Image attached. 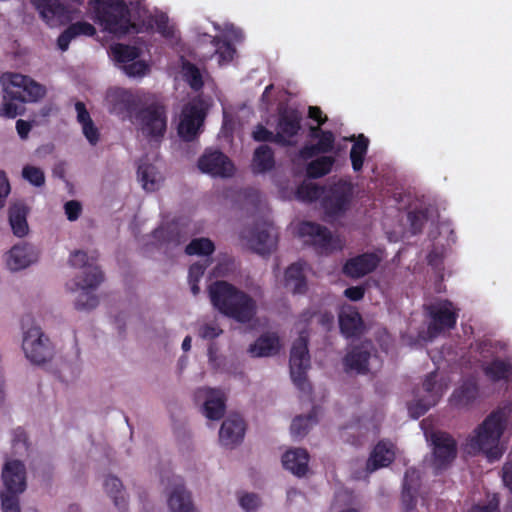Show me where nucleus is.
<instances>
[{
    "instance_id": "nucleus-57",
    "label": "nucleus",
    "mask_w": 512,
    "mask_h": 512,
    "mask_svg": "<svg viewBox=\"0 0 512 512\" xmlns=\"http://www.w3.org/2000/svg\"><path fill=\"white\" fill-rule=\"evenodd\" d=\"M12 447L16 455H23L28 451L26 434L22 428L13 431Z\"/></svg>"
},
{
    "instance_id": "nucleus-40",
    "label": "nucleus",
    "mask_w": 512,
    "mask_h": 512,
    "mask_svg": "<svg viewBox=\"0 0 512 512\" xmlns=\"http://www.w3.org/2000/svg\"><path fill=\"white\" fill-rule=\"evenodd\" d=\"M111 58L123 68L140 56V50L135 46L116 43L110 47Z\"/></svg>"
},
{
    "instance_id": "nucleus-34",
    "label": "nucleus",
    "mask_w": 512,
    "mask_h": 512,
    "mask_svg": "<svg viewBox=\"0 0 512 512\" xmlns=\"http://www.w3.org/2000/svg\"><path fill=\"white\" fill-rule=\"evenodd\" d=\"M75 110L77 113V122L81 125L82 133L92 146H95L100 138L98 128L95 126L90 113L86 109L83 102L75 103Z\"/></svg>"
},
{
    "instance_id": "nucleus-48",
    "label": "nucleus",
    "mask_w": 512,
    "mask_h": 512,
    "mask_svg": "<svg viewBox=\"0 0 512 512\" xmlns=\"http://www.w3.org/2000/svg\"><path fill=\"white\" fill-rule=\"evenodd\" d=\"M104 487L106 492L113 499L115 506L120 509L126 506V498L122 491V483L120 479L114 476H108L105 479Z\"/></svg>"
},
{
    "instance_id": "nucleus-14",
    "label": "nucleus",
    "mask_w": 512,
    "mask_h": 512,
    "mask_svg": "<svg viewBox=\"0 0 512 512\" xmlns=\"http://www.w3.org/2000/svg\"><path fill=\"white\" fill-rule=\"evenodd\" d=\"M278 233L269 221H263L254 228H247L241 232V238L251 250L260 254H270L277 245Z\"/></svg>"
},
{
    "instance_id": "nucleus-64",
    "label": "nucleus",
    "mask_w": 512,
    "mask_h": 512,
    "mask_svg": "<svg viewBox=\"0 0 512 512\" xmlns=\"http://www.w3.org/2000/svg\"><path fill=\"white\" fill-rule=\"evenodd\" d=\"M468 512H498V501L493 499L487 504L474 505Z\"/></svg>"
},
{
    "instance_id": "nucleus-6",
    "label": "nucleus",
    "mask_w": 512,
    "mask_h": 512,
    "mask_svg": "<svg viewBox=\"0 0 512 512\" xmlns=\"http://www.w3.org/2000/svg\"><path fill=\"white\" fill-rule=\"evenodd\" d=\"M88 6L91 18L106 32L122 36L134 28L126 0H89Z\"/></svg>"
},
{
    "instance_id": "nucleus-5",
    "label": "nucleus",
    "mask_w": 512,
    "mask_h": 512,
    "mask_svg": "<svg viewBox=\"0 0 512 512\" xmlns=\"http://www.w3.org/2000/svg\"><path fill=\"white\" fill-rule=\"evenodd\" d=\"M0 81L4 91L0 115L6 118L20 115L23 111L22 103L36 102L45 95L44 86L22 74L4 73Z\"/></svg>"
},
{
    "instance_id": "nucleus-33",
    "label": "nucleus",
    "mask_w": 512,
    "mask_h": 512,
    "mask_svg": "<svg viewBox=\"0 0 512 512\" xmlns=\"http://www.w3.org/2000/svg\"><path fill=\"white\" fill-rule=\"evenodd\" d=\"M309 455L306 450L295 448L287 451L282 456V464L284 468L292 474L301 477L308 470Z\"/></svg>"
},
{
    "instance_id": "nucleus-46",
    "label": "nucleus",
    "mask_w": 512,
    "mask_h": 512,
    "mask_svg": "<svg viewBox=\"0 0 512 512\" xmlns=\"http://www.w3.org/2000/svg\"><path fill=\"white\" fill-rule=\"evenodd\" d=\"M309 135L313 139H317L315 146L322 153L326 154L333 150L335 143V136L333 132L328 130H322L317 127H310Z\"/></svg>"
},
{
    "instance_id": "nucleus-54",
    "label": "nucleus",
    "mask_w": 512,
    "mask_h": 512,
    "mask_svg": "<svg viewBox=\"0 0 512 512\" xmlns=\"http://www.w3.org/2000/svg\"><path fill=\"white\" fill-rule=\"evenodd\" d=\"M22 176L35 187H41L45 183L44 172L35 166L26 165L22 170Z\"/></svg>"
},
{
    "instance_id": "nucleus-22",
    "label": "nucleus",
    "mask_w": 512,
    "mask_h": 512,
    "mask_svg": "<svg viewBox=\"0 0 512 512\" xmlns=\"http://www.w3.org/2000/svg\"><path fill=\"white\" fill-rule=\"evenodd\" d=\"M2 481L3 490L23 493L26 489V468L23 462L7 459L2 468Z\"/></svg>"
},
{
    "instance_id": "nucleus-19",
    "label": "nucleus",
    "mask_w": 512,
    "mask_h": 512,
    "mask_svg": "<svg viewBox=\"0 0 512 512\" xmlns=\"http://www.w3.org/2000/svg\"><path fill=\"white\" fill-rule=\"evenodd\" d=\"M194 399L202 403V412L210 420H219L226 409V397L219 389L201 387L194 392Z\"/></svg>"
},
{
    "instance_id": "nucleus-38",
    "label": "nucleus",
    "mask_w": 512,
    "mask_h": 512,
    "mask_svg": "<svg viewBox=\"0 0 512 512\" xmlns=\"http://www.w3.org/2000/svg\"><path fill=\"white\" fill-rule=\"evenodd\" d=\"M275 166L274 152L267 145L258 146L253 154L251 170L254 174H264Z\"/></svg>"
},
{
    "instance_id": "nucleus-29",
    "label": "nucleus",
    "mask_w": 512,
    "mask_h": 512,
    "mask_svg": "<svg viewBox=\"0 0 512 512\" xmlns=\"http://www.w3.org/2000/svg\"><path fill=\"white\" fill-rule=\"evenodd\" d=\"M339 326L346 338L356 337L363 329L361 315L351 305L343 306L339 312Z\"/></svg>"
},
{
    "instance_id": "nucleus-51",
    "label": "nucleus",
    "mask_w": 512,
    "mask_h": 512,
    "mask_svg": "<svg viewBox=\"0 0 512 512\" xmlns=\"http://www.w3.org/2000/svg\"><path fill=\"white\" fill-rule=\"evenodd\" d=\"M207 265H208L207 260H202V261L195 262L189 268L188 281H189L191 292L194 296H196L200 291L198 282L202 278L204 271L207 268Z\"/></svg>"
},
{
    "instance_id": "nucleus-45",
    "label": "nucleus",
    "mask_w": 512,
    "mask_h": 512,
    "mask_svg": "<svg viewBox=\"0 0 512 512\" xmlns=\"http://www.w3.org/2000/svg\"><path fill=\"white\" fill-rule=\"evenodd\" d=\"M335 163L333 156H320L308 163L306 167L307 176L311 179L321 178L329 174Z\"/></svg>"
},
{
    "instance_id": "nucleus-17",
    "label": "nucleus",
    "mask_w": 512,
    "mask_h": 512,
    "mask_svg": "<svg viewBox=\"0 0 512 512\" xmlns=\"http://www.w3.org/2000/svg\"><path fill=\"white\" fill-rule=\"evenodd\" d=\"M302 116L300 112L291 107H280L276 127V143L287 146L292 145V140L301 128Z\"/></svg>"
},
{
    "instance_id": "nucleus-28",
    "label": "nucleus",
    "mask_w": 512,
    "mask_h": 512,
    "mask_svg": "<svg viewBox=\"0 0 512 512\" xmlns=\"http://www.w3.org/2000/svg\"><path fill=\"white\" fill-rule=\"evenodd\" d=\"M168 507L171 512H196L191 495L179 477L173 478V489L168 496Z\"/></svg>"
},
{
    "instance_id": "nucleus-7",
    "label": "nucleus",
    "mask_w": 512,
    "mask_h": 512,
    "mask_svg": "<svg viewBox=\"0 0 512 512\" xmlns=\"http://www.w3.org/2000/svg\"><path fill=\"white\" fill-rule=\"evenodd\" d=\"M355 195V185L349 177L330 178L322 187V208L328 217L344 215Z\"/></svg>"
},
{
    "instance_id": "nucleus-12",
    "label": "nucleus",
    "mask_w": 512,
    "mask_h": 512,
    "mask_svg": "<svg viewBox=\"0 0 512 512\" xmlns=\"http://www.w3.org/2000/svg\"><path fill=\"white\" fill-rule=\"evenodd\" d=\"M448 389V383L437 379V373L432 372L426 376L422 390L423 395L417 394L415 399L409 403L408 412L414 419L424 415L428 409L435 406Z\"/></svg>"
},
{
    "instance_id": "nucleus-35",
    "label": "nucleus",
    "mask_w": 512,
    "mask_h": 512,
    "mask_svg": "<svg viewBox=\"0 0 512 512\" xmlns=\"http://www.w3.org/2000/svg\"><path fill=\"white\" fill-rule=\"evenodd\" d=\"M280 341L276 334L265 333L249 347V353L253 357H269L278 353Z\"/></svg>"
},
{
    "instance_id": "nucleus-10",
    "label": "nucleus",
    "mask_w": 512,
    "mask_h": 512,
    "mask_svg": "<svg viewBox=\"0 0 512 512\" xmlns=\"http://www.w3.org/2000/svg\"><path fill=\"white\" fill-rule=\"evenodd\" d=\"M298 235L305 244L311 245L319 254L328 255L342 250L344 241L332 234L326 227L313 223L302 222L298 228Z\"/></svg>"
},
{
    "instance_id": "nucleus-31",
    "label": "nucleus",
    "mask_w": 512,
    "mask_h": 512,
    "mask_svg": "<svg viewBox=\"0 0 512 512\" xmlns=\"http://www.w3.org/2000/svg\"><path fill=\"white\" fill-rule=\"evenodd\" d=\"M31 2L50 27L58 25L66 13L65 6L59 0H31Z\"/></svg>"
},
{
    "instance_id": "nucleus-23",
    "label": "nucleus",
    "mask_w": 512,
    "mask_h": 512,
    "mask_svg": "<svg viewBox=\"0 0 512 512\" xmlns=\"http://www.w3.org/2000/svg\"><path fill=\"white\" fill-rule=\"evenodd\" d=\"M224 37L226 40H221L214 37L212 40L215 48L214 54L217 56L219 66L229 64L236 53L235 48L228 42V40L241 41L243 38L242 31L236 28L233 24H225Z\"/></svg>"
},
{
    "instance_id": "nucleus-50",
    "label": "nucleus",
    "mask_w": 512,
    "mask_h": 512,
    "mask_svg": "<svg viewBox=\"0 0 512 512\" xmlns=\"http://www.w3.org/2000/svg\"><path fill=\"white\" fill-rule=\"evenodd\" d=\"M215 247L213 242L208 238L193 239L185 248L188 255L209 256L213 253Z\"/></svg>"
},
{
    "instance_id": "nucleus-59",
    "label": "nucleus",
    "mask_w": 512,
    "mask_h": 512,
    "mask_svg": "<svg viewBox=\"0 0 512 512\" xmlns=\"http://www.w3.org/2000/svg\"><path fill=\"white\" fill-rule=\"evenodd\" d=\"M252 137L255 141L258 142H275L276 143V133L274 134L272 131L265 128L263 125H257L252 133Z\"/></svg>"
},
{
    "instance_id": "nucleus-11",
    "label": "nucleus",
    "mask_w": 512,
    "mask_h": 512,
    "mask_svg": "<svg viewBox=\"0 0 512 512\" xmlns=\"http://www.w3.org/2000/svg\"><path fill=\"white\" fill-rule=\"evenodd\" d=\"M136 123L145 138L159 142L167 130V111L162 104L152 103L137 112Z\"/></svg>"
},
{
    "instance_id": "nucleus-44",
    "label": "nucleus",
    "mask_w": 512,
    "mask_h": 512,
    "mask_svg": "<svg viewBox=\"0 0 512 512\" xmlns=\"http://www.w3.org/2000/svg\"><path fill=\"white\" fill-rule=\"evenodd\" d=\"M317 422V411L315 408L306 416H297L293 419L290 431L295 440L302 439L309 429Z\"/></svg>"
},
{
    "instance_id": "nucleus-13",
    "label": "nucleus",
    "mask_w": 512,
    "mask_h": 512,
    "mask_svg": "<svg viewBox=\"0 0 512 512\" xmlns=\"http://www.w3.org/2000/svg\"><path fill=\"white\" fill-rule=\"evenodd\" d=\"M426 440L430 442L433 451L432 467L435 474L447 469L457 454L454 438L446 432L424 430Z\"/></svg>"
},
{
    "instance_id": "nucleus-52",
    "label": "nucleus",
    "mask_w": 512,
    "mask_h": 512,
    "mask_svg": "<svg viewBox=\"0 0 512 512\" xmlns=\"http://www.w3.org/2000/svg\"><path fill=\"white\" fill-rule=\"evenodd\" d=\"M353 493L347 489H339L335 493L333 508L336 512H359L355 508L349 507L353 502Z\"/></svg>"
},
{
    "instance_id": "nucleus-56",
    "label": "nucleus",
    "mask_w": 512,
    "mask_h": 512,
    "mask_svg": "<svg viewBox=\"0 0 512 512\" xmlns=\"http://www.w3.org/2000/svg\"><path fill=\"white\" fill-rule=\"evenodd\" d=\"M122 70L128 77H142L147 73L149 67L145 61L136 59L126 64Z\"/></svg>"
},
{
    "instance_id": "nucleus-27",
    "label": "nucleus",
    "mask_w": 512,
    "mask_h": 512,
    "mask_svg": "<svg viewBox=\"0 0 512 512\" xmlns=\"http://www.w3.org/2000/svg\"><path fill=\"white\" fill-rule=\"evenodd\" d=\"M371 349L372 343L370 341H365L360 346L353 348L344 358L345 371L365 374L368 371Z\"/></svg>"
},
{
    "instance_id": "nucleus-32",
    "label": "nucleus",
    "mask_w": 512,
    "mask_h": 512,
    "mask_svg": "<svg viewBox=\"0 0 512 512\" xmlns=\"http://www.w3.org/2000/svg\"><path fill=\"white\" fill-rule=\"evenodd\" d=\"M306 268V262L298 261L291 264L285 271V287L294 294H303L306 291Z\"/></svg>"
},
{
    "instance_id": "nucleus-53",
    "label": "nucleus",
    "mask_w": 512,
    "mask_h": 512,
    "mask_svg": "<svg viewBox=\"0 0 512 512\" xmlns=\"http://www.w3.org/2000/svg\"><path fill=\"white\" fill-rule=\"evenodd\" d=\"M21 493L2 490L1 506L3 512H20L19 495Z\"/></svg>"
},
{
    "instance_id": "nucleus-16",
    "label": "nucleus",
    "mask_w": 512,
    "mask_h": 512,
    "mask_svg": "<svg viewBox=\"0 0 512 512\" xmlns=\"http://www.w3.org/2000/svg\"><path fill=\"white\" fill-rule=\"evenodd\" d=\"M203 103L194 99L186 104L181 112L178 124V135L184 141H192L200 134L205 120Z\"/></svg>"
},
{
    "instance_id": "nucleus-9",
    "label": "nucleus",
    "mask_w": 512,
    "mask_h": 512,
    "mask_svg": "<svg viewBox=\"0 0 512 512\" xmlns=\"http://www.w3.org/2000/svg\"><path fill=\"white\" fill-rule=\"evenodd\" d=\"M425 310L430 318L426 331L418 334V340L428 342L441 332L453 329L458 318V311L453 303L448 300H439L425 305Z\"/></svg>"
},
{
    "instance_id": "nucleus-49",
    "label": "nucleus",
    "mask_w": 512,
    "mask_h": 512,
    "mask_svg": "<svg viewBox=\"0 0 512 512\" xmlns=\"http://www.w3.org/2000/svg\"><path fill=\"white\" fill-rule=\"evenodd\" d=\"M296 198L303 202L322 200V187L308 181H304L296 190Z\"/></svg>"
},
{
    "instance_id": "nucleus-43",
    "label": "nucleus",
    "mask_w": 512,
    "mask_h": 512,
    "mask_svg": "<svg viewBox=\"0 0 512 512\" xmlns=\"http://www.w3.org/2000/svg\"><path fill=\"white\" fill-rule=\"evenodd\" d=\"M485 375L491 381L506 380L512 374V365L509 362L495 359L490 363L483 364Z\"/></svg>"
},
{
    "instance_id": "nucleus-8",
    "label": "nucleus",
    "mask_w": 512,
    "mask_h": 512,
    "mask_svg": "<svg viewBox=\"0 0 512 512\" xmlns=\"http://www.w3.org/2000/svg\"><path fill=\"white\" fill-rule=\"evenodd\" d=\"M22 332V350L32 364L41 365L52 358V344L38 325L30 319L23 320Z\"/></svg>"
},
{
    "instance_id": "nucleus-55",
    "label": "nucleus",
    "mask_w": 512,
    "mask_h": 512,
    "mask_svg": "<svg viewBox=\"0 0 512 512\" xmlns=\"http://www.w3.org/2000/svg\"><path fill=\"white\" fill-rule=\"evenodd\" d=\"M240 507L246 512H253L261 505L259 496L255 493H242L238 495Z\"/></svg>"
},
{
    "instance_id": "nucleus-21",
    "label": "nucleus",
    "mask_w": 512,
    "mask_h": 512,
    "mask_svg": "<svg viewBox=\"0 0 512 512\" xmlns=\"http://www.w3.org/2000/svg\"><path fill=\"white\" fill-rule=\"evenodd\" d=\"M38 249L26 242L14 245L6 254V264L11 271H19L37 262Z\"/></svg>"
},
{
    "instance_id": "nucleus-2",
    "label": "nucleus",
    "mask_w": 512,
    "mask_h": 512,
    "mask_svg": "<svg viewBox=\"0 0 512 512\" xmlns=\"http://www.w3.org/2000/svg\"><path fill=\"white\" fill-rule=\"evenodd\" d=\"M313 317H317L319 324L326 330L330 329L334 321V315L331 312L325 311L316 314L307 310L300 315L295 324L299 337L293 343L290 352V375L295 386L303 392L310 391V385L306 378L307 371L310 368L306 328Z\"/></svg>"
},
{
    "instance_id": "nucleus-25",
    "label": "nucleus",
    "mask_w": 512,
    "mask_h": 512,
    "mask_svg": "<svg viewBox=\"0 0 512 512\" xmlns=\"http://www.w3.org/2000/svg\"><path fill=\"white\" fill-rule=\"evenodd\" d=\"M380 260L376 253H364L347 260L343 271L351 278H360L373 272L379 265Z\"/></svg>"
},
{
    "instance_id": "nucleus-61",
    "label": "nucleus",
    "mask_w": 512,
    "mask_h": 512,
    "mask_svg": "<svg viewBox=\"0 0 512 512\" xmlns=\"http://www.w3.org/2000/svg\"><path fill=\"white\" fill-rule=\"evenodd\" d=\"M79 375V368L77 366H70L64 364L59 370V378L63 382H71L76 379Z\"/></svg>"
},
{
    "instance_id": "nucleus-18",
    "label": "nucleus",
    "mask_w": 512,
    "mask_h": 512,
    "mask_svg": "<svg viewBox=\"0 0 512 512\" xmlns=\"http://www.w3.org/2000/svg\"><path fill=\"white\" fill-rule=\"evenodd\" d=\"M201 172L213 177L228 178L233 176L235 168L232 161L221 151L206 149L198 160Z\"/></svg>"
},
{
    "instance_id": "nucleus-15",
    "label": "nucleus",
    "mask_w": 512,
    "mask_h": 512,
    "mask_svg": "<svg viewBox=\"0 0 512 512\" xmlns=\"http://www.w3.org/2000/svg\"><path fill=\"white\" fill-rule=\"evenodd\" d=\"M141 101L142 98L138 92L121 87H111L106 91L104 104L111 114L125 119L132 115Z\"/></svg>"
},
{
    "instance_id": "nucleus-58",
    "label": "nucleus",
    "mask_w": 512,
    "mask_h": 512,
    "mask_svg": "<svg viewBox=\"0 0 512 512\" xmlns=\"http://www.w3.org/2000/svg\"><path fill=\"white\" fill-rule=\"evenodd\" d=\"M68 28L72 31L75 38L82 35L91 37L96 34L95 27L92 24L85 21L75 22L71 24Z\"/></svg>"
},
{
    "instance_id": "nucleus-37",
    "label": "nucleus",
    "mask_w": 512,
    "mask_h": 512,
    "mask_svg": "<svg viewBox=\"0 0 512 512\" xmlns=\"http://www.w3.org/2000/svg\"><path fill=\"white\" fill-rule=\"evenodd\" d=\"M478 396V387L474 379L463 381L450 397V404L457 408L466 407L471 404Z\"/></svg>"
},
{
    "instance_id": "nucleus-60",
    "label": "nucleus",
    "mask_w": 512,
    "mask_h": 512,
    "mask_svg": "<svg viewBox=\"0 0 512 512\" xmlns=\"http://www.w3.org/2000/svg\"><path fill=\"white\" fill-rule=\"evenodd\" d=\"M222 330L217 325L204 324L199 328L198 335L205 340H212L221 334Z\"/></svg>"
},
{
    "instance_id": "nucleus-3",
    "label": "nucleus",
    "mask_w": 512,
    "mask_h": 512,
    "mask_svg": "<svg viewBox=\"0 0 512 512\" xmlns=\"http://www.w3.org/2000/svg\"><path fill=\"white\" fill-rule=\"evenodd\" d=\"M69 263L72 267L81 269V275L66 284L71 292H78L75 307L78 310H91L98 305L94 291L103 281V275L96 265V258L88 256L84 251L76 250L71 253Z\"/></svg>"
},
{
    "instance_id": "nucleus-24",
    "label": "nucleus",
    "mask_w": 512,
    "mask_h": 512,
    "mask_svg": "<svg viewBox=\"0 0 512 512\" xmlns=\"http://www.w3.org/2000/svg\"><path fill=\"white\" fill-rule=\"evenodd\" d=\"M420 489V473L415 468L406 470L403 479L402 505L403 512H418L416 510Z\"/></svg>"
},
{
    "instance_id": "nucleus-63",
    "label": "nucleus",
    "mask_w": 512,
    "mask_h": 512,
    "mask_svg": "<svg viewBox=\"0 0 512 512\" xmlns=\"http://www.w3.org/2000/svg\"><path fill=\"white\" fill-rule=\"evenodd\" d=\"M502 481L506 488L512 492V462L508 461L502 468Z\"/></svg>"
},
{
    "instance_id": "nucleus-36",
    "label": "nucleus",
    "mask_w": 512,
    "mask_h": 512,
    "mask_svg": "<svg viewBox=\"0 0 512 512\" xmlns=\"http://www.w3.org/2000/svg\"><path fill=\"white\" fill-rule=\"evenodd\" d=\"M137 176L142 188L147 192L158 190L163 181V176L158 169L143 161L138 166Z\"/></svg>"
},
{
    "instance_id": "nucleus-1",
    "label": "nucleus",
    "mask_w": 512,
    "mask_h": 512,
    "mask_svg": "<svg viewBox=\"0 0 512 512\" xmlns=\"http://www.w3.org/2000/svg\"><path fill=\"white\" fill-rule=\"evenodd\" d=\"M511 413L512 405L509 404L488 415L467 439L465 451L473 455L482 452L489 462L498 461L506 450L501 437Z\"/></svg>"
},
{
    "instance_id": "nucleus-42",
    "label": "nucleus",
    "mask_w": 512,
    "mask_h": 512,
    "mask_svg": "<svg viewBox=\"0 0 512 512\" xmlns=\"http://www.w3.org/2000/svg\"><path fill=\"white\" fill-rule=\"evenodd\" d=\"M369 139L360 134L350 150V161L354 172H359L363 168L364 160L368 152Z\"/></svg>"
},
{
    "instance_id": "nucleus-30",
    "label": "nucleus",
    "mask_w": 512,
    "mask_h": 512,
    "mask_svg": "<svg viewBox=\"0 0 512 512\" xmlns=\"http://www.w3.org/2000/svg\"><path fill=\"white\" fill-rule=\"evenodd\" d=\"M395 458V447L391 442L380 441L367 460L366 469L369 473L387 467Z\"/></svg>"
},
{
    "instance_id": "nucleus-39",
    "label": "nucleus",
    "mask_w": 512,
    "mask_h": 512,
    "mask_svg": "<svg viewBox=\"0 0 512 512\" xmlns=\"http://www.w3.org/2000/svg\"><path fill=\"white\" fill-rule=\"evenodd\" d=\"M26 216L27 209L22 203H15L9 209V222L13 233L18 237H23L28 232Z\"/></svg>"
},
{
    "instance_id": "nucleus-62",
    "label": "nucleus",
    "mask_w": 512,
    "mask_h": 512,
    "mask_svg": "<svg viewBox=\"0 0 512 512\" xmlns=\"http://www.w3.org/2000/svg\"><path fill=\"white\" fill-rule=\"evenodd\" d=\"M64 209L67 219L70 221H75L80 216L82 207L78 201L71 200L65 203Z\"/></svg>"
},
{
    "instance_id": "nucleus-26",
    "label": "nucleus",
    "mask_w": 512,
    "mask_h": 512,
    "mask_svg": "<svg viewBox=\"0 0 512 512\" xmlns=\"http://www.w3.org/2000/svg\"><path fill=\"white\" fill-rule=\"evenodd\" d=\"M245 434V423L239 415L227 417L219 431V440L223 446L233 447L239 444Z\"/></svg>"
},
{
    "instance_id": "nucleus-4",
    "label": "nucleus",
    "mask_w": 512,
    "mask_h": 512,
    "mask_svg": "<svg viewBox=\"0 0 512 512\" xmlns=\"http://www.w3.org/2000/svg\"><path fill=\"white\" fill-rule=\"evenodd\" d=\"M213 306L223 315L240 323L250 322L257 313L256 301L225 281H216L208 289Z\"/></svg>"
},
{
    "instance_id": "nucleus-20",
    "label": "nucleus",
    "mask_w": 512,
    "mask_h": 512,
    "mask_svg": "<svg viewBox=\"0 0 512 512\" xmlns=\"http://www.w3.org/2000/svg\"><path fill=\"white\" fill-rule=\"evenodd\" d=\"M151 244L165 254L172 253L187 240V234H182L178 223L168 224L155 229L151 235Z\"/></svg>"
},
{
    "instance_id": "nucleus-41",
    "label": "nucleus",
    "mask_w": 512,
    "mask_h": 512,
    "mask_svg": "<svg viewBox=\"0 0 512 512\" xmlns=\"http://www.w3.org/2000/svg\"><path fill=\"white\" fill-rule=\"evenodd\" d=\"M149 23L156 26L157 32L169 40H178V33L173 24H170L166 13L156 9L149 17Z\"/></svg>"
},
{
    "instance_id": "nucleus-47",
    "label": "nucleus",
    "mask_w": 512,
    "mask_h": 512,
    "mask_svg": "<svg viewBox=\"0 0 512 512\" xmlns=\"http://www.w3.org/2000/svg\"><path fill=\"white\" fill-rule=\"evenodd\" d=\"M182 76L193 90L198 91L203 87V75L200 69L187 60H182Z\"/></svg>"
}]
</instances>
